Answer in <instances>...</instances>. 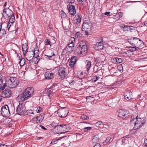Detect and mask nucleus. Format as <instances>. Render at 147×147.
<instances>
[{"instance_id": "40", "label": "nucleus", "mask_w": 147, "mask_h": 147, "mask_svg": "<svg viewBox=\"0 0 147 147\" xmlns=\"http://www.w3.org/2000/svg\"><path fill=\"white\" fill-rule=\"evenodd\" d=\"M129 48L130 51L131 52L135 51L136 50V48H137V47H129Z\"/></svg>"}, {"instance_id": "45", "label": "nucleus", "mask_w": 147, "mask_h": 147, "mask_svg": "<svg viewBox=\"0 0 147 147\" xmlns=\"http://www.w3.org/2000/svg\"><path fill=\"white\" fill-rule=\"evenodd\" d=\"M65 2L67 3H74L75 2V0H64Z\"/></svg>"}, {"instance_id": "6", "label": "nucleus", "mask_w": 147, "mask_h": 147, "mask_svg": "<svg viewBox=\"0 0 147 147\" xmlns=\"http://www.w3.org/2000/svg\"><path fill=\"white\" fill-rule=\"evenodd\" d=\"M38 51L37 50H32L30 51H28L27 52V55L26 57V59L30 61L32 59L36 56L34 59L36 58L38 59V58L39 57V54H38Z\"/></svg>"}, {"instance_id": "12", "label": "nucleus", "mask_w": 147, "mask_h": 147, "mask_svg": "<svg viewBox=\"0 0 147 147\" xmlns=\"http://www.w3.org/2000/svg\"><path fill=\"white\" fill-rule=\"evenodd\" d=\"M68 113V109L66 108H64L63 109H59L58 112V115L61 117H65Z\"/></svg>"}, {"instance_id": "28", "label": "nucleus", "mask_w": 147, "mask_h": 147, "mask_svg": "<svg viewBox=\"0 0 147 147\" xmlns=\"http://www.w3.org/2000/svg\"><path fill=\"white\" fill-rule=\"evenodd\" d=\"M6 34V32L4 29H1L0 30V38H1L4 36Z\"/></svg>"}, {"instance_id": "7", "label": "nucleus", "mask_w": 147, "mask_h": 147, "mask_svg": "<svg viewBox=\"0 0 147 147\" xmlns=\"http://www.w3.org/2000/svg\"><path fill=\"white\" fill-rule=\"evenodd\" d=\"M16 112L17 114L20 115H25L27 114L25 105L23 104H19L17 107Z\"/></svg>"}, {"instance_id": "3", "label": "nucleus", "mask_w": 147, "mask_h": 147, "mask_svg": "<svg viewBox=\"0 0 147 147\" xmlns=\"http://www.w3.org/2000/svg\"><path fill=\"white\" fill-rule=\"evenodd\" d=\"M19 83L18 79L16 78L8 77L6 79V86L7 85L9 88H13L16 87Z\"/></svg>"}, {"instance_id": "58", "label": "nucleus", "mask_w": 147, "mask_h": 147, "mask_svg": "<svg viewBox=\"0 0 147 147\" xmlns=\"http://www.w3.org/2000/svg\"><path fill=\"white\" fill-rule=\"evenodd\" d=\"M66 16V14L65 13H62L61 14V18H64Z\"/></svg>"}, {"instance_id": "26", "label": "nucleus", "mask_w": 147, "mask_h": 147, "mask_svg": "<svg viewBox=\"0 0 147 147\" xmlns=\"http://www.w3.org/2000/svg\"><path fill=\"white\" fill-rule=\"evenodd\" d=\"M99 138L98 135H96L93 136L92 141L93 142H97L99 141Z\"/></svg>"}, {"instance_id": "36", "label": "nucleus", "mask_w": 147, "mask_h": 147, "mask_svg": "<svg viewBox=\"0 0 147 147\" xmlns=\"http://www.w3.org/2000/svg\"><path fill=\"white\" fill-rule=\"evenodd\" d=\"M117 69L116 68L114 67H112L110 69H109V71L112 74H114L115 73H116V72L117 71Z\"/></svg>"}, {"instance_id": "11", "label": "nucleus", "mask_w": 147, "mask_h": 147, "mask_svg": "<svg viewBox=\"0 0 147 147\" xmlns=\"http://www.w3.org/2000/svg\"><path fill=\"white\" fill-rule=\"evenodd\" d=\"M1 113L3 116L5 117L8 116L10 114L8 106L7 105H5L2 107Z\"/></svg>"}, {"instance_id": "64", "label": "nucleus", "mask_w": 147, "mask_h": 147, "mask_svg": "<svg viewBox=\"0 0 147 147\" xmlns=\"http://www.w3.org/2000/svg\"><path fill=\"white\" fill-rule=\"evenodd\" d=\"M100 78V77H99V76H96V79H95L94 80V82L96 81L99 78Z\"/></svg>"}, {"instance_id": "27", "label": "nucleus", "mask_w": 147, "mask_h": 147, "mask_svg": "<svg viewBox=\"0 0 147 147\" xmlns=\"http://www.w3.org/2000/svg\"><path fill=\"white\" fill-rule=\"evenodd\" d=\"M15 20L14 15L13 14V15H12V16L10 17L9 20L8 22L13 24L15 22Z\"/></svg>"}, {"instance_id": "19", "label": "nucleus", "mask_w": 147, "mask_h": 147, "mask_svg": "<svg viewBox=\"0 0 147 147\" xmlns=\"http://www.w3.org/2000/svg\"><path fill=\"white\" fill-rule=\"evenodd\" d=\"M103 43H96L95 45V48L97 50H101L104 48Z\"/></svg>"}, {"instance_id": "16", "label": "nucleus", "mask_w": 147, "mask_h": 147, "mask_svg": "<svg viewBox=\"0 0 147 147\" xmlns=\"http://www.w3.org/2000/svg\"><path fill=\"white\" fill-rule=\"evenodd\" d=\"M12 92L9 89L5 90L2 92V96L4 98H7L11 96Z\"/></svg>"}, {"instance_id": "55", "label": "nucleus", "mask_w": 147, "mask_h": 147, "mask_svg": "<svg viewBox=\"0 0 147 147\" xmlns=\"http://www.w3.org/2000/svg\"><path fill=\"white\" fill-rule=\"evenodd\" d=\"M74 45L71 44V43H69L68 44L67 47H74Z\"/></svg>"}, {"instance_id": "41", "label": "nucleus", "mask_w": 147, "mask_h": 147, "mask_svg": "<svg viewBox=\"0 0 147 147\" xmlns=\"http://www.w3.org/2000/svg\"><path fill=\"white\" fill-rule=\"evenodd\" d=\"M51 42L50 40L48 39H46L45 41V43L46 45H50Z\"/></svg>"}, {"instance_id": "44", "label": "nucleus", "mask_w": 147, "mask_h": 147, "mask_svg": "<svg viewBox=\"0 0 147 147\" xmlns=\"http://www.w3.org/2000/svg\"><path fill=\"white\" fill-rule=\"evenodd\" d=\"M77 59V57L76 56H74L72 57L70 61L73 62L74 61L76 63Z\"/></svg>"}, {"instance_id": "49", "label": "nucleus", "mask_w": 147, "mask_h": 147, "mask_svg": "<svg viewBox=\"0 0 147 147\" xmlns=\"http://www.w3.org/2000/svg\"><path fill=\"white\" fill-rule=\"evenodd\" d=\"M111 138L110 137H108L105 140V142L107 143H108V142H111L112 141V140L111 141Z\"/></svg>"}, {"instance_id": "31", "label": "nucleus", "mask_w": 147, "mask_h": 147, "mask_svg": "<svg viewBox=\"0 0 147 147\" xmlns=\"http://www.w3.org/2000/svg\"><path fill=\"white\" fill-rule=\"evenodd\" d=\"M65 137V136L61 137L57 139H56V140L53 139L51 141V143H52L53 144H56L57 143V142L58 140H61V139Z\"/></svg>"}, {"instance_id": "43", "label": "nucleus", "mask_w": 147, "mask_h": 147, "mask_svg": "<svg viewBox=\"0 0 147 147\" xmlns=\"http://www.w3.org/2000/svg\"><path fill=\"white\" fill-rule=\"evenodd\" d=\"M27 113V114L26 115H33L34 113L33 112V111L32 110H30L29 111H26Z\"/></svg>"}, {"instance_id": "59", "label": "nucleus", "mask_w": 147, "mask_h": 147, "mask_svg": "<svg viewBox=\"0 0 147 147\" xmlns=\"http://www.w3.org/2000/svg\"><path fill=\"white\" fill-rule=\"evenodd\" d=\"M94 147H100V144L97 143L94 146Z\"/></svg>"}, {"instance_id": "8", "label": "nucleus", "mask_w": 147, "mask_h": 147, "mask_svg": "<svg viewBox=\"0 0 147 147\" xmlns=\"http://www.w3.org/2000/svg\"><path fill=\"white\" fill-rule=\"evenodd\" d=\"M146 122L143 118H136V122L135 124V126H134V128L137 129L139 128L143 125Z\"/></svg>"}, {"instance_id": "1", "label": "nucleus", "mask_w": 147, "mask_h": 147, "mask_svg": "<svg viewBox=\"0 0 147 147\" xmlns=\"http://www.w3.org/2000/svg\"><path fill=\"white\" fill-rule=\"evenodd\" d=\"M77 46V48L75 50V53L80 57L85 55L88 50L86 41H80L78 43Z\"/></svg>"}, {"instance_id": "30", "label": "nucleus", "mask_w": 147, "mask_h": 147, "mask_svg": "<svg viewBox=\"0 0 147 147\" xmlns=\"http://www.w3.org/2000/svg\"><path fill=\"white\" fill-rule=\"evenodd\" d=\"M74 49V47H67L65 49L66 51L71 53L72 52Z\"/></svg>"}, {"instance_id": "22", "label": "nucleus", "mask_w": 147, "mask_h": 147, "mask_svg": "<svg viewBox=\"0 0 147 147\" xmlns=\"http://www.w3.org/2000/svg\"><path fill=\"white\" fill-rule=\"evenodd\" d=\"M82 16L80 15H78L77 18H76L74 20V24H79L81 22Z\"/></svg>"}, {"instance_id": "37", "label": "nucleus", "mask_w": 147, "mask_h": 147, "mask_svg": "<svg viewBox=\"0 0 147 147\" xmlns=\"http://www.w3.org/2000/svg\"><path fill=\"white\" fill-rule=\"evenodd\" d=\"M103 38L102 36H100L98 38L96 43H103Z\"/></svg>"}, {"instance_id": "21", "label": "nucleus", "mask_w": 147, "mask_h": 147, "mask_svg": "<svg viewBox=\"0 0 147 147\" xmlns=\"http://www.w3.org/2000/svg\"><path fill=\"white\" fill-rule=\"evenodd\" d=\"M28 46L27 45L25 44L22 45V50L23 54L24 56H25L28 51H27L28 49Z\"/></svg>"}, {"instance_id": "61", "label": "nucleus", "mask_w": 147, "mask_h": 147, "mask_svg": "<svg viewBox=\"0 0 147 147\" xmlns=\"http://www.w3.org/2000/svg\"><path fill=\"white\" fill-rule=\"evenodd\" d=\"M0 147H7V146L5 144H1L0 145Z\"/></svg>"}, {"instance_id": "4", "label": "nucleus", "mask_w": 147, "mask_h": 147, "mask_svg": "<svg viewBox=\"0 0 147 147\" xmlns=\"http://www.w3.org/2000/svg\"><path fill=\"white\" fill-rule=\"evenodd\" d=\"M128 42L132 45L139 48V47H142L143 45L142 41L136 37L131 38L128 39Z\"/></svg>"}, {"instance_id": "50", "label": "nucleus", "mask_w": 147, "mask_h": 147, "mask_svg": "<svg viewBox=\"0 0 147 147\" xmlns=\"http://www.w3.org/2000/svg\"><path fill=\"white\" fill-rule=\"evenodd\" d=\"M102 123V122L101 121H99L97 122L96 124V126H98L99 125H101Z\"/></svg>"}, {"instance_id": "33", "label": "nucleus", "mask_w": 147, "mask_h": 147, "mask_svg": "<svg viewBox=\"0 0 147 147\" xmlns=\"http://www.w3.org/2000/svg\"><path fill=\"white\" fill-rule=\"evenodd\" d=\"M36 121L37 123H41L42 120V116H40L37 117L36 118Z\"/></svg>"}, {"instance_id": "63", "label": "nucleus", "mask_w": 147, "mask_h": 147, "mask_svg": "<svg viewBox=\"0 0 147 147\" xmlns=\"http://www.w3.org/2000/svg\"><path fill=\"white\" fill-rule=\"evenodd\" d=\"M64 125H63V124L60 125H58L57 126L59 128L60 127H61V128H62Z\"/></svg>"}, {"instance_id": "34", "label": "nucleus", "mask_w": 147, "mask_h": 147, "mask_svg": "<svg viewBox=\"0 0 147 147\" xmlns=\"http://www.w3.org/2000/svg\"><path fill=\"white\" fill-rule=\"evenodd\" d=\"M20 61L19 62L20 65L21 66H22L24 65L25 63V60L24 58L20 59Z\"/></svg>"}, {"instance_id": "2", "label": "nucleus", "mask_w": 147, "mask_h": 147, "mask_svg": "<svg viewBox=\"0 0 147 147\" xmlns=\"http://www.w3.org/2000/svg\"><path fill=\"white\" fill-rule=\"evenodd\" d=\"M34 91V88L32 87L26 88L21 94L20 98V101L23 102L30 98L33 95Z\"/></svg>"}, {"instance_id": "46", "label": "nucleus", "mask_w": 147, "mask_h": 147, "mask_svg": "<svg viewBox=\"0 0 147 147\" xmlns=\"http://www.w3.org/2000/svg\"><path fill=\"white\" fill-rule=\"evenodd\" d=\"M67 125L65 124L63 125L62 128H61V129L62 130H63L64 131H65L66 132V131L65 130L67 128Z\"/></svg>"}, {"instance_id": "35", "label": "nucleus", "mask_w": 147, "mask_h": 147, "mask_svg": "<svg viewBox=\"0 0 147 147\" xmlns=\"http://www.w3.org/2000/svg\"><path fill=\"white\" fill-rule=\"evenodd\" d=\"M76 42V40L75 38L74 37H71L70 38L69 43H71L74 45L75 43Z\"/></svg>"}, {"instance_id": "62", "label": "nucleus", "mask_w": 147, "mask_h": 147, "mask_svg": "<svg viewBox=\"0 0 147 147\" xmlns=\"http://www.w3.org/2000/svg\"><path fill=\"white\" fill-rule=\"evenodd\" d=\"M144 144H145L146 146V147H147V139L146 140H145V141L144 142Z\"/></svg>"}, {"instance_id": "60", "label": "nucleus", "mask_w": 147, "mask_h": 147, "mask_svg": "<svg viewBox=\"0 0 147 147\" xmlns=\"http://www.w3.org/2000/svg\"><path fill=\"white\" fill-rule=\"evenodd\" d=\"M51 91V90L50 89H49L48 91V92H49V96L50 95V94H52L53 93V92H50Z\"/></svg>"}, {"instance_id": "52", "label": "nucleus", "mask_w": 147, "mask_h": 147, "mask_svg": "<svg viewBox=\"0 0 147 147\" xmlns=\"http://www.w3.org/2000/svg\"><path fill=\"white\" fill-rule=\"evenodd\" d=\"M117 63H121L122 62V59L121 58L117 57Z\"/></svg>"}, {"instance_id": "54", "label": "nucleus", "mask_w": 147, "mask_h": 147, "mask_svg": "<svg viewBox=\"0 0 147 147\" xmlns=\"http://www.w3.org/2000/svg\"><path fill=\"white\" fill-rule=\"evenodd\" d=\"M118 14L120 18H121L123 15V13L122 12H119L118 13Z\"/></svg>"}, {"instance_id": "42", "label": "nucleus", "mask_w": 147, "mask_h": 147, "mask_svg": "<svg viewBox=\"0 0 147 147\" xmlns=\"http://www.w3.org/2000/svg\"><path fill=\"white\" fill-rule=\"evenodd\" d=\"M92 129V127H84V131L85 132H87L88 131Z\"/></svg>"}, {"instance_id": "38", "label": "nucleus", "mask_w": 147, "mask_h": 147, "mask_svg": "<svg viewBox=\"0 0 147 147\" xmlns=\"http://www.w3.org/2000/svg\"><path fill=\"white\" fill-rule=\"evenodd\" d=\"M13 24L8 22L7 25V28L8 30H9L13 26Z\"/></svg>"}, {"instance_id": "13", "label": "nucleus", "mask_w": 147, "mask_h": 147, "mask_svg": "<svg viewBox=\"0 0 147 147\" xmlns=\"http://www.w3.org/2000/svg\"><path fill=\"white\" fill-rule=\"evenodd\" d=\"M67 7L70 14L74 16L76 14V11L74 5L69 4L67 5Z\"/></svg>"}, {"instance_id": "56", "label": "nucleus", "mask_w": 147, "mask_h": 147, "mask_svg": "<svg viewBox=\"0 0 147 147\" xmlns=\"http://www.w3.org/2000/svg\"><path fill=\"white\" fill-rule=\"evenodd\" d=\"M121 139L122 140L121 141L122 144H123L125 143L126 141V139L125 138H121Z\"/></svg>"}, {"instance_id": "20", "label": "nucleus", "mask_w": 147, "mask_h": 147, "mask_svg": "<svg viewBox=\"0 0 147 147\" xmlns=\"http://www.w3.org/2000/svg\"><path fill=\"white\" fill-rule=\"evenodd\" d=\"M45 56L47 57L48 59H51L53 56H55V54L53 53L52 52V51L50 49H49L48 51V53L47 55H45Z\"/></svg>"}, {"instance_id": "14", "label": "nucleus", "mask_w": 147, "mask_h": 147, "mask_svg": "<svg viewBox=\"0 0 147 147\" xmlns=\"http://www.w3.org/2000/svg\"><path fill=\"white\" fill-rule=\"evenodd\" d=\"M118 116L122 118H124L127 117V111L123 109H120L117 112Z\"/></svg>"}, {"instance_id": "17", "label": "nucleus", "mask_w": 147, "mask_h": 147, "mask_svg": "<svg viewBox=\"0 0 147 147\" xmlns=\"http://www.w3.org/2000/svg\"><path fill=\"white\" fill-rule=\"evenodd\" d=\"M3 79L2 76L0 73V90H3L5 88L6 84H3Z\"/></svg>"}, {"instance_id": "24", "label": "nucleus", "mask_w": 147, "mask_h": 147, "mask_svg": "<svg viewBox=\"0 0 147 147\" xmlns=\"http://www.w3.org/2000/svg\"><path fill=\"white\" fill-rule=\"evenodd\" d=\"M120 27L121 28L123 31H125L128 30L129 28V26H128L124 24H121L120 25Z\"/></svg>"}, {"instance_id": "25", "label": "nucleus", "mask_w": 147, "mask_h": 147, "mask_svg": "<svg viewBox=\"0 0 147 147\" xmlns=\"http://www.w3.org/2000/svg\"><path fill=\"white\" fill-rule=\"evenodd\" d=\"M138 116L136 117V118H135L134 117H133V116L131 117V119L130 121V124L131 126H135V124L136 122V118Z\"/></svg>"}, {"instance_id": "10", "label": "nucleus", "mask_w": 147, "mask_h": 147, "mask_svg": "<svg viewBox=\"0 0 147 147\" xmlns=\"http://www.w3.org/2000/svg\"><path fill=\"white\" fill-rule=\"evenodd\" d=\"M67 69L63 67L59 68L58 71V74L61 78H64L67 75Z\"/></svg>"}, {"instance_id": "23", "label": "nucleus", "mask_w": 147, "mask_h": 147, "mask_svg": "<svg viewBox=\"0 0 147 147\" xmlns=\"http://www.w3.org/2000/svg\"><path fill=\"white\" fill-rule=\"evenodd\" d=\"M91 63V62L90 61L88 60L86 61V70L88 71L90 69L92 65Z\"/></svg>"}, {"instance_id": "48", "label": "nucleus", "mask_w": 147, "mask_h": 147, "mask_svg": "<svg viewBox=\"0 0 147 147\" xmlns=\"http://www.w3.org/2000/svg\"><path fill=\"white\" fill-rule=\"evenodd\" d=\"M117 57L113 58L111 59V61L114 63H117Z\"/></svg>"}, {"instance_id": "32", "label": "nucleus", "mask_w": 147, "mask_h": 147, "mask_svg": "<svg viewBox=\"0 0 147 147\" xmlns=\"http://www.w3.org/2000/svg\"><path fill=\"white\" fill-rule=\"evenodd\" d=\"M75 35L76 38H77L78 39H80L81 38L82 35L80 32H77L75 33Z\"/></svg>"}, {"instance_id": "51", "label": "nucleus", "mask_w": 147, "mask_h": 147, "mask_svg": "<svg viewBox=\"0 0 147 147\" xmlns=\"http://www.w3.org/2000/svg\"><path fill=\"white\" fill-rule=\"evenodd\" d=\"M40 9H41V10L40 9V10L42 12H45L47 11V9L46 8H45L44 7H42L41 8L40 7Z\"/></svg>"}, {"instance_id": "47", "label": "nucleus", "mask_w": 147, "mask_h": 147, "mask_svg": "<svg viewBox=\"0 0 147 147\" xmlns=\"http://www.w3.org/2000/svg\"><path fill=\"white\" fill-rule=\"evenodd\" d=\"M76 63L74 61L73 62L71 61H70L69 62V65L71 67H73L74 68V65Z\"/></svg>"}, {"instance_id": "9", "label": "nucleus", "mask_w": 147, "mask_h": 147, "mask_svg": "<svg viewBox=\"0 0 147 147\" xmlns=\"http://www.w3.org/2000/svg\"><path fill=\"white\" fill-rule=\"evenodd\" d=\"M13 14L14 15V13L9 8L7 9L5 8L3 10V16L5 19L8 18L12 15H13Z\"/></svg>"}, {"instance_id": "5", "label": "nucleus", "mask_w": 147, "mask_h": 147, "mask_svg": "<svg viewBox=\"0 0 147 147\" xmlns=\"http://www.w3.org/2000/svg\"><path fill=\"white\" fill-rule=\"evenodd\" d=\"M92 28V24L87 20H85L82 26V30L85 32L86 35H88L90 34Z\"/></svg>"}, {"instance_id": "57", "label": "nucleus", "mask_w": 147, "mask_h": 147, "mask_svg": "<svg viewBox=\"0 0 147 147\" xmlns=\"http://www.w3.org/2000/svg\"><path fill=\"white\" fill-rule=\"evenodd\" d=\"M110 13L111 12H106L105 13V14L107 16H109L110 15Z\"/></svg>"}, {"instance_id": "39", "label": "nucleus", "mask_w": 147, "mask_h": 147, "mask_svg": "<svg viewBox=\"0 0 147 147\" xmlns=\"http://www.w3.org/2000/svg\"><path fill=\"white\" fill-rule=\"evenodd\" d=\"M81 118L83 120H87L89 119V117L85 115H83L81 117Z\"/></svg>"}, {"instance_id": "29", "label": "nucleus", "mask_w": 147, "mask_h": 147, "mask_svg": "<svg viewBox=\"0 0 147 147\" xmlns=\"http://www.w3.org/2000/svg\"><path fill=\"white\" fill-rule=\"evenodd\" d=\"M86 99L87 101L88 102H92L94 100V98L90 96H87L86 97Z\"/></svg>"}, {"instance_id": "18", "label": "nucleus", "mask_w": 147, "mask_h": 147, "mask_svg": "<svg viewBox=\"0 0 147 147\" xmlns=\"http://www.w3.org/2000/svg\"><path fill=\"white\" fill-rule=\"evenodd\" d=\"M45 76L46 79L49 80L54 77V74L49 71H47L45 73Z\"/></svg>"}, {"instance_id": "53", "label": "nucleus", "mask_w": 147, "mask_h": 147, "mask_svg": "<svg viewBox=\"0 0 147 147\" xmlns=\"http://www.w3.org/2000/svg\"><path fill=\"white\" fill-rule=\"evenodd\" d=\"M41 110L42 109L40 107H39L37 108V109L36 110V111L37 113H39L40 112Z\"/></svg>"}, {"instance_id": "15", "label": "nucleus", "mask_w": 147, "mask_h": 147, "mask_svg": "<svg viewBox=\"0 0 147 147\" xmlns=\"http://www.w3.org/2000/svg\"><path fill=\"white\" fill-rule=\"evenodd\" d=\"M125 99L127 101H129L132 98V92L129 90H127L125 93L124 95Z\"/></svg>"}]
</instances>
